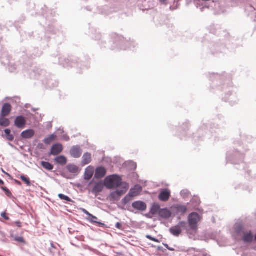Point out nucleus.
<instances>
[{
    "label": "nucleus",
    "instance_id": "1",
    "mask_svg": "<svg viewBox=\"0 0 256 256\" xmlns=\"http://www.w3.org/2000/svg\"><path fill=\"white\" fill-rule=\"evenodd\" d=\"M122 177L118 174H114L107 176L104 180V185L108 189H115L123 186Z\"/></svg>",
    "mask_w": 256,
    "mask_h": 256
},
{
    "label": "nucleus",
    "instance_id": "2",
    "mask_svg": "<svg viewBox=\"0 0 256 256\" xmlns=\"http://www.w3.org/2000/svg\"><path fill=\"white\" fill-rule=\"evenodd\" d=\"M200 220V216L197 212H192L188 216V228L194 238H196L198 229V222Z\"/></svg>",
    "mask_w": 256,
    "mask_h": 256
},
{
    "label": "nucleus",
    "instance_id": "3",
    "mask_svg": "<svg viewBox=\"0 0 256 256\" xmlns=\"http://www.w3.org/2000/svg\"><path fill=\"white\" fill-rule=\"evenodd\" d=\"M182 230H184L191 239H194L191 234L190 230L188 228L187 222L185 221L180 222L178 224L172 227L169 229L170 232L175 236H178L181 233Z\"/></svg>",
    "mask_w": 256,
    "mask_h": 256
},
{
    "label": "nucleus",
    "instance_id": "4",
    "mask_svg": "<svg viewBox=\"0 0 256 256\" xmlns=\"http://www.w3.org/2000/svg\"><path fill=\"white\" fill-rule=\"evenodd\" d=\"M122 188L120 190H116V191L110 194V197L114 200H118L122 196L126 194L129 188V185L126 182H124L123 185L121 186Z\"/></svg>",
    "mask_w": 256,
    "mask_h": 256
},
{
    "label": "nucleus",
    "instance_id": "5",
    "mask_svg": "<svg viewBox=\"0 0 256 256\" xmlns=\"http://www.w3.org/2000/svg\"><path fill=\"white\" fill-rule=\"evenodd\" d=\"M188 207L184 204H175L172 206V210L176 214L182 215L187 211Z\"/></svg>",
    "mask_w": 256,
    "mask_h": 256
},
{
    "label": "nucleus",
    "instance_id": "6",
    "mask_svg": "<svg viewBox=\"0 0 256 256\" xmlns=\"http://www.w3.org/2000/svg\"><path fill=\"white\" fill-rule=\"evenodd\" d=\"M70 153L72 157L78 158L82 155V150L78 146H75L70 149Z\"/></svg>",
    "mask_w": 256,
    "mask_h": 256
},
{
    "label": "nucleus",
    "instance_id": "7",
    "mask_svg": "<svg viewBox=\"0 0 256 256\" xmlns=\"http://www.w3.org/2000/svg\"><path fill=\"white\" fill-rule=\"evenodd\" d=\"M132 206L133 208H135L142 212L146 210L147 208L146 204L140 200L133 202L132 204Z\"/></svg>",
    "mask_w": 256,
    "mask_h": 256
},
{
    "label": "nucleus",
    "instance_id": "8",
    "mask_svg": "<svg viewBox=\"0 0 256 256\" xmlns=\"http://www.w3.org/2000/svg\"><path fill=\"white\" fill-rule=\"evenodd\" d=\"M26 124V120L24 116H18L16 117L14 125L18 128H24Z\"/></svg>",
    "mask_w": 256,
    "mask_h": 256
},
{
    "label": "nucleus",
    "instance_id": "9",
    "mask_svg": "<svg viewBox=\"0 0 256 256\" xmlns=\"http://www.w3.org/2000/svg\"><path fill=\"white\" fill-rule=\"evenodd\" d=\"M170 197V191L166 188L162 190L158 196V198L162 202L167 201Z\"/></svg>",
    "mask_w": 256,
    "mask_h": 256
},
{
    "label": "nucleus",
    "instance_id": "10",
    "mask_svg": "<svg viewBox=\"0 0 256 256\" xmlns=\"http://www.w3.org/2000/svg\"><path fill=\"white\" fill-rule=\"evenodd\" d=\"M106 174V168L103 166H100L96 168V170H95L94 177L96 179H100L104 177Z\"/></svg>",
    "mask_w": 256,
    "mask_h": 256
},
{
    "label": "nucleus",
    "instance_id": "11",
    "mask_svg": "<svg viewBox=\"0 0 256 256\" xmlns=\"http://www.w3.org/2000/svg\"><path fill=\"white\" fill-rule=\"evenodd\" d=\"M172 212L168 208H162L160 210L158 215L159 216L164 219H168L172 216Z\"/></svg>",
    "mask_w": 256,
    "mask_h": 256
},
{
    "label": "nucleus",
    "instance_id": "12",
    "mask_svg": "<svg viewBox=\"0 0 256 256\" xmlns=\"http://www.w3.org/2000/svg\"><path fill=\"white\" fill-rule=\"evenodd\" d=\"M63 150V146L60 144H56L52 146L50 154L53 156H56L61 152Z\"/></svg>",
    "mask_w": 256,
    "mask_h": 256
},
{
    "label": "nucleus",
    "instance_id": "13",
    "mask_svg": "<svg viewBox=\"0 0 256 256\" xmlns=\"http://www.w3.org/2000/svg\"><path fill=\"white\" fill-rule=\"evenodd\" d=\"M104 186V183L103 184L102 182L95 184L92 190V192L95 195H98L102 191Z\"/></svg>",
    "mask_w": 256,
    "mask_h": 256
},
{
    "label": "nucleus",
    "instance_id": "14",
    "mask_svg": "<svg viewBox=\"0 0 256 256\" xmlns=\"http://www.w3.org/2000/svg\"><path fill=\"white\" fill-rule=\"evenodd\" d=\"M234 230L237 235L240 236H242L246 232L245 227L240 223L236 224Z\"/></svg>",
    "mask_w": 256,
    "mask_h": 256
},
{
    "label": "nucleus",
    "instance_id": "15",
    "mask_svg": "<svg viewBox=\"0 0 256 256\" xmlns=\"http://www.w3.org/2000/svg\"><path fill=\"white\" fill-rule=\"evenodd\" d=\"M142 190V187L140 185H135L134 188L130 189L128 192L129 196L132 197L136 196L139 194Z\"/></svg>",
    "mask_w": 256,
    "mask_h": 256
},
{
    "label": "nucleus",
    "instance_id": "16",
    "mask_svg": "<svg viewBox=\"0 0 256 256\" xmlns=\"http://www.w3.org/2000/svg\"><path fill=\"white\" fill-rule=\"evenodd\" d=\"M34 132L32 129H28L22 132L20 134L21 138L26 139H29L34 136Z\"/></svg>",
    "mask_w": 256,
    "mask_h": 256
},
{
    "label": "nucleus",
    "instance_id": "17",
    "mask_svg": "<svg viewBox=\"0 0 256 256\" xmlns=\"http://www.w3.org/2000/svg\"><path fill=\"white\" fill-rule=\"evenodd\" d=\"M94 174V168L91 166H88L84 172V179L90 180L92 176Z\"/></svg>",
    "mask_w": 256,
    "mask_h": 256
},
{
    "label": "nucleus",
    "instance_id": "18",
    "mask_svg": "<svg viewBox=\"0 0 256 256\" xmlns=\"http://www.w3.org/2000/svg\"><path fill=\"white\" fill-rule=\"evenodd\" d=\"M242 240L245 243H250L252 242L254 236L252 234L251 231H248V232H246L244 234H242Z\"/></svg>",
    "mask_w": 256,
    "mask_h": 256
},
{
    "label": "nucleus",
    "instance_id": "19",
    "mask_svg": "<svg viewBox=\"0 0 256 256\" xmlns=\"http://www.w3.org/2000/svg\"><path fill=\"white\" fill-rule=\"evenodd\" d=\"M11 110L12 106H10V104H9L8 103H4L2 108V115L3 116H6L10 112Z\"/></svg>",
    "mask_w": 256,
    "mask_h": 256
},
{
    "label": "nucleus",
    "instance_id": "20",
    "mask_svg": "<svg viewBox=\"0 0 256 256\" xmlns=\"http://www.w3.org/2000/svg\"><path fill=\"white\" fill-rule=\"evenodd\" d=\"M91 154L89 152L84 153L82 157V164L85 166L90 164L91 162Z\"/></svg>",
    "mask_w": 256,
    "mask_h": 256
},
{
    "label": "nucleus",
    "instance_id": "21",
    "mask_svg": "<svg viewBox=\"0 0 256 256\" xmlns=\"http://www.w3.org/2000/svg\"><path fill=\"white\" fill-rule=\"evenodd\" d=\"M66 169L71 174H76L78 172V168L74 164H68L66 166Z\"/></svg>",
    "mask_w": 256,
    "mask_h": 256
},
{
    "label": "nucleus",
    "instance_id": "22",
    "mask_svg": "<svg viewBox=\"0 0 256 256\" xmlns=\"http://www.w3.org/2000/svg\"><path fill=\"white\" fill-rule=\"evenodd\" d=\"M55 162L61 165H64L67 162L66 158L64 156H59L55 158Z\"/></svg>",
    "mask_w": 256,
    "mask_h": 256
},
{
    "label": "nucleus",
    "instance_id": "23",
    "mask_svg": "<svg viewBox=\"0 0 256 256\" xmlns=\"http://www.w3.org/2000/svg\"><path fill=\"white\" fill-rule=\"evenodd\" d=\"M160 209H161V208L159 204H154L151 207L150 212L152 215H154L156 214H158L160 210Z\"/></svg>",
    "mask_w": 256,
    "mask_h": 256
},
{
    "label": "nucleus",
    "instance_id": "24",
    "mask_svg": "<svg viewBox=\"0 0 256 256\" xmlns=\"http://www.w3.org/2000/svg\"><path fill=\"white\" fill-rule=\"evenodd\" d=\"M41 164L42 167L47 170H52L54 168V166L51 164L50 162L42 161Z\"/></svg>",
    "mask_w": 256,
    "mask_h": 256
},
{
    "label": "nucleus",
    "instance_id": "25",
    "mask_svg": "<svg viewBox=\"0 0 256 256\" xmlns=\"http://www.w3.org/2000/svg\"><path fill=\"white\" fill-rule=\"evenodd\" d=\"M55 138H56V136L54 134H52L48 137H46L44 139L43 142L46 144H50L53 141H54Z\"/></svg>",
    "mask_w": 256,
    "mask_h": 256
},
{
    "label": "nucleus",
    "instance_id": "26",
    "mask_svg": "<svg viewBox=\"0 0 256 256\" xmlns=\"http://www.w3.org/2000/svg\"><path fill=\"white\" fill-rule=\"evenodd\" d=\"M5 136L9 141H12L14 138L13 134H10V130L6 128L4 130Z\"/></svg>",
    "mask_w": 256,
    "mask_h": 256
},
{
    "label": "nucleus",
    "instance_id": "27",
    "mask_svg": "<svg viewBox=\"0 0 256 256\" xmlns=\"http://www.w3.org/2000/svg\"><path fill=\"white\" fill-rule=\"evenodd\" d=\"M10 57L8 56H6L5 55H2L0 57V58L2 60V63L4 66H8L10 64Z\"/></svg>",
    "mask_w": 256,
    "mask_h": 256
},
{
    "label": "nucleus",
    "instance_id": "28",
    "mask_svg": "<svg viewBox=\"0 0 256 256\" xmlns=\"http://www.w3.org/2000/svg\"><path fill=\"white\" fill-rule=\"evenodd\" d=\"M90 218H91V219L89 220L90 222L94 223V224H98L99 225V226H100L102 227L104 226V224L96 220L98 219L96 216H94L92 214V216H90Z\"/></svg>",
    "mask_w": 256,
    "mask_h": 256
},
{
    "label": "nucleus",
    "instance_id": "29",
    "mask_svg": "<svg viewBox=\"0 0 256 256\" xmlns=\"http://www.w3.org/2000/svg\"><path fill=\"white\" fill-rule=\"evenodd\" d=\"M190 202L193 205V207L196 208L200 204V200L198 197H194L192 198Z\"/></svg>",
    "mask_w": 256,
    "mask_h": 256
},
{
    "label": "nucleus",
    "instance_id": "30",
    "mask_svg": "<svg viewBox=\"0 0 256 256\" xmlns=\"http://www.w3.org/2000/svg\"><path fill=\"white\" fill-rule=\"evenodd\" d=\"M10 124L9 120L6 118H0V125L2 126H8Z\"/></svg>",
    "mask_w": 256,
    "mask_h": 256
},
{
    "label": "nucleus",
    "instance_id": "31",
    "mask_svg": "<svg viewBox=\"0 0 256 256\" xmlns=\"http://www.w3.org/2000/svg\"><path fill=\"white\" fill-rule=\"evenodd\" d=\"M116 39L114 40V44L118 46V44H122L124 43V38L122 36H116Z\"/></svg>",
    "mask_w": 256,
    "mask_h": 256
},
{
    "label": "nucleus",
    "instance_id": "32",
    "mask_svg": "<svg viewBox=\"0 0 256 256\" xmlns=\"http://www.w3.org/2000/svg\"><path fill=\"white\" fill-rule=\"evenodd\" d=\"M180 196H182V198H184V199H186V198H188L190 196V193L188 190H184L180 192Z\"/></svg>",
    "mask_w": 256,
    "mask_h": 256
},
{
    "label": "nucleus",
    "instance_id": "33",
    "mask_svg": "<svg viewBox=\"0 0 256 256\" xmlns=\"http://www.w3.org/2000/svg\"><path fill=\"white\" fill-rule=\"evenodd\" d=\"M1 188L4 191V192H5V194H6V196H8V197H9L10 198L12 197V193L10 192L9 190L7 188L4 187V186H2Z\"/></svg>",
    "mask_w": 256,
    "mask_h": 256
},
{
    "label": "nucleus",
    "instance_id": "34",
    "mask_svg": "<svg viewBox=\"0 0 256 256\" xmlns=\"http://www.w3.org/2000/svg\"><path fill=\"white\" fill-rule=\"evenodd\" d=\"M58 197L62 200H66L67 202H72V200H71L68 196H65L64 194H58Z\"/></svg>",
    "mask_w": 256,
    "mask_h": 256
},
{
    "label": "nucleus",
    "instance_id": "35",
    "mask_svg": "<svg viewBox=\"0 0 256 256\" xmlns=\"http://www.w3.org/2000/svg\"><path fill=\"white\" fill-rule=\"evenodd\" d=\"M22 180L28 186H30L31 184V183L30 182V180L26 176L24 175L20 176V177Z\"/></svg>",
    "mask_w": 256,
    "mask_h": 256
},
{
    "label": "nucleus",
    "instance_id": "36",
    "mask_svg": "<svg viewBox=\"0 0 256 256\" xmlns=\"http://www.w3.org/2000/svg\"><path fill=\"white\" fill-rule=\"evenodd\" d=\"M132 196H129L128 194L126 195L125 197L122 199V202L124 204H126L132 200Z\"/></svg>",
    "mask_w": 256,
    "mask_h": 256
},
{
    "label": "nucleus",
    "instance_id": "37",
    "mask_svg": "<svg viewBox=\"0 0 256 256\" xmlns=\"http://www.w3.org/2000/svg\"><path fill=\"white\" fill-rule=\"evenodd\" d=\"M14 240L21 244H25L26 242L23 237L18 236H14Z\"/></svg>",
    "mask_w": 256,
    "mask_h": 256
},
{
    "label": "nucleus",
    "instance_id": "38",
    "mask_svg": "<svg viewBox=\"0 0 256 256\" xmlns=\"http://www.w3.org/2000/svg\"><path fill=\"white\" fill-rule=\"evenodd\" d=\"M146 238H147L149 239L150 240H151L152 241H153V242H159V241H158V239L152 237L150 235H149V234L146 235Z\"/></svg>",
    "mask_w": 256,
    "mask_h": 256
},
{
    "label": "nucleus",
    "instance_id": "39",
    "mask_svg": "<svg viewBox=\"0 0 256 256\" xmlns=\"http://www.w3.org/2000/svg\"><path fill=\"white\" fill-rule=\"evenodd\" d=\"M1 216L4 218L6 220H9V218L6 215V212H2L1 214Z\"/></svg>",
    "mask_w": 256,
    "mask_h": 256
},
{
    "label": "nucleus",
    "instance_id": "40",
    "mask_svg": "<svg viewBox=\"0 0 256 256\" xmlns=\"http://www.w3.org/2000/svg\"><path fill=\"white\" fill-rule=\"evenodd\" d=\"M129 163L131 164L132 168L134 170L136 169V162H134L133 161H130Z\"/></svg>",
    "mask_w": 256,
    "mask_h": 256
},
{
    "label": "nucleus",
    "instance_id": "41",
    "mask_svg": "<svg viewBox=\"0 0 256 256\" xmlns=\"http://www.w3.org/2000/svg\"><path fill=\"white\" fill-rule=\"evenodd\" d=\"M82 211L85 214H86L87 216H88L89 217H90V216H92V214H90L86 210L84 209V208H82Z\"/></svg>",
    "mask_w": 256,
    "mask_h": 256
},
{
    "label": "nucleus",
    "instance_id": "42",
    "mask_svg": "<svg viewBox=\"0 0 256 256\" xmlns=\"http://www.w3.org/2000/svg\"><path fill=\"white\" fill-rule=\"evenodd\" d=\"M116 228L118 230H122V224L118 222H116Z\"/></svg>",
    "mask_w": 256,
    "mask_h": 256
},
{
    "label": "nucleus",
    "instance_id": "43",
    "mask_svg": "<svg viewBox=\"0 0 256 256\" xmlns=\"http://www.w3.org/2000/svg\"><path fill=\"white\" fill-rule=\"evenodd\" d=\"M164 245L168 250H169L170 251H174V248L168 246V244H164Z\"/></svg>",
    "mask_w": 256,
    "mask_h": 256
},
{
    "label": "nucleus",
    "instance_id": "44",
    "mask_svg": "<svg viewBox=\"0 0 256 256\" xmlns=\"http://www.w3.org/2000/svg\"><path fill=\"white\" fill-rule=\"evenodd\" d=\"M15 224L16 226L18 228H20L22 226V223L20 220L16 221Z\"/></svg>",
    "mask_w": 256,
    "mask_h": 256
},
{
    "label": "nucleus",
    "instance_id": "45",
    "mask_svg": "<svg viewBox=\"0 0 256 256\" xmlns=\"http://www.w3.org/2000/svg\"><path fill=\"white\" fill-rule=\"evenodd\" d=\"M62 138V139L66 141H68L70 140L69 137L66 134H64Z\"/></svg>",
    "mask_w": 256,
    "mask_h": 256
},
{
    "label": "nucleus",
    "instance_id": "46",
    "mask_svg": "<svg viewBox=\"0 0 256 256\" xmlns=\"http://www.w3.org/2000/svg\"><path fill=\"white\" fill-rule=\"evenodd\" d=\"M38 148L40 150H42L44 148V146L42 144L40 143L38 145Z\"/></svg>",
    "mask_w": 256,
    "mask_h": 256
},
{
    "label": "nucleus",
    "instance_id": "47",
    "mask_svg": "<svg viewBox=\"0 0 256 256\" xmlns=\"http://www.w3.org/2000/svg\"><path fill=\"white\" fill-rule=\"evenodd\" d=\"M160 0V2L162 4H166V2L168 0Z\"/></svg>",
    "mask_w": 256,
    "mask_h": 256
},
{
    "label": "nucleus",
    "instance_id": "48",
    "mask_svg": "<svg viewBox=\"0 0 256 256\" xmlns=\"http://www.w3.org/2000/svg\"><path fill=\"white\" fill-rule=\"evenodd\" d=\"M16 236L13 232L10 234V237L14 238V236Z\"/></svg>",
    "mask_w": 256,
    "mask_h": 256
},
{
    "label": "nucleus",
    "instance_id": "49",
    "mask_svg": "<svg viewBox=\"0 0 256 256\" xmlns=\"http://www.w3.org/2000/svg\"><path fill=\"white\" fill-rule=\"evenodd\" d=\"M50 244H51V246H52V248H55V246H54V244L53 243V242H52L50 243Z\"/></svg>",
    "mask_w": 256,
    "mask_h": 256
},
{
    "label": "nucleus",
    "instance_id": "50",
    "mask_svg": "<svg viewBox=\"0 0 256 256\" xmlns=\"http://www.w3.org/2000/svg\"><path fill=\"white\" fill-rule=\"evenodd\" d=\"M0 184H4V181L2 180H1V179H0Z\"/></svg>",
    "mask_w": 256,
    "mask_h": 256
},
{
    "label": "nucleus",
    "instance_id": "51",
    "mask_svg": "<svg viewBox=\"0 0 256 256\" xmlns=\"http://www.w3.org/2000/svg\"><path fill=\"white\" fill-rule=\"evenodd\" d=\"M254 238L255 241L256 242V234L254 235Z\"/></svg>",
    "mask_w": 256,
    "mask_h": 256
},
{
    "label": "nucleus",
    "instance_id": "52",
    "mask_svg": "<svg viewBox=\"0 0 256 256\" xmlns=\"http://www.w3.org/2000/svg\"><path fill=\"white\" fill-rule=\"evenodd\" d=\"M8 144H9L10 146H12V147L13 146H12L10 143H8Z\"/></svg>",
    "mask_w": 256,
    "mask_h": 256
},
{
    "label": "nucleus",
    "instance_id": "53",
    "mask_svg": "<svg viewBox=\"0 0 256 256\" xmlns=\"http://www.w3.org/2000/svg\"><path fill=\"white\" fill-rule=\"evenodd\" d=\"M60 62L62 64H62V62L61 60H60ZM64 66H65L64 64Z\"/></svg>",
    "mask_w": 256,
    "mask_h": 256
},
{
    "label": "nucleus",
    "instance_id": "54",
    "mask_svg": "<svg viewBox=\"0 0 256 256\" xmlns=\"http://www.w3.org/2000/svg\"><path fill=\"white\" fill-rule=\"evenodd\" d=\"M119 48H120V49H121V50H122V49H124V48H122V47H120Z\"/></svg>",
    "mask_w": 256,
    "mask_h": 256
},
{
    "label": "nucleus",
    "instance_id": "55",
    "mask_svg": "<svg viewBox=\"0 0 256 256\" xmlns=\"http://www.w3.org/2000/svg\"><path fill=\"white\" fill-rule=\"evenodd\" d=\"M115 49H116V48H112V50H115Z\"/></svg>",
    "mask_w": 256,
    "mask_h": 256
},
{
    "label": "nucleus",
    "instance_id": "56",
    "mask_svg": "<svg viewBox=\"0 0 256 256\" xmlns=\"http://www.w3.org/2000/svg\"><path fill=\"white\" fill-rule=\"evenodd\" d=\"M204 1H208V0H203Z\"/></svg>",
    "mask_w": 256,
    "mask_h": 256
},
{
    "label": "nucleus",
    "instance_id": "57",
    "mask_svg": "<svg viewBox=\"0 0 256 256\" xmlns=\"http://www.w3.org/2000/svg\"><path fill=\"white\" fill-rule=\"evenodd\" d=\"M0 256H2V255H0Z\"/></svg>",
    "mask_w": 256,
    "mask_h": 256
}]
</instances>
